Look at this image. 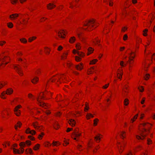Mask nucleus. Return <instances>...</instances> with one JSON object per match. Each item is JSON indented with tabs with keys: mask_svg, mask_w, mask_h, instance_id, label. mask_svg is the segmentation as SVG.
<instances>
[{
	"mask_svg": "<svg viewBox=\"0 0 155 155\" xmlns=\"http://www.w3.org/2000/svg\"><path fill=\"white\" fill-rule=\"evenodd\" d=\"M152 125L148 123H144L139 125V129L140 131V136L137 135L136 138L138 140H143L150 132Z\"/></svg>",
	"mask_w": 155,
	"mask_h": 155,
	"instance_id": "f257e3e1",
	"label": "nucleus"
},
{
	"mask_svg": "<svg viewBox=\"0 0 155 155\" xmlns=\"http://www.w3.org/2000/svg\"><path fill=\"white\" fill-rule=\"evenodd\" d=\"M69 81L65 74H59L54 75L49 79L47 84V86L51 83L55 82L59 84L62 83H67Z\"/></svg>",
	"mask_w": 155,
	"mask_h": 155,
	"instance_id": "f03ea898",
	"label": "nucleus"
},
{
	"mask_svg": "<svg viewBox=\"0 0 155 155\" xmlns=\"http://www.w3.org/2000/svg\"><path fill=\"white\" fill-rule=\"evenodd\" d=\"M139 48V45L138 44H137L135 48V51H131V52L129 54L128 59L127 62L129 64V69L130 70L132 68L134 62V59L136 56V52L137 51Z\"/></svg>",
	"mask_w": 155,
	"mask_h": 155,
	"instance_id": "7ed1b4c3",
	"label": "nucleus"
},
{
	"mask_svg": "<svg viewBox=\"0 0 155 155\" xmlns=\"http://www.w3.org/2000/svg\"><path fill=\"white\" fill-rule=\"evenodd\" d=\"M47 93L46 91H45L44 92L40 93L39 96L37 99L38 104L45 108H49L50 107V105L48 104H46L43 103L41 100H46L45 95Z\"/></svg>",
	"mask_w": 155,
	"mask_h": 155,
	"instance_id": "20e7f679",
	"label": "nucleus"
},
{
	"mask_svg": "<svg viewBox=\"0 0 155 155\" xmlns=\"http://www.w3.org/2000/svg\"><path fill=\"white\" fill-rule=\"evenodd\" d=\"M84 27H87L86 29L88 31H91L95 28L97 26L96 25L95 20L94 19H91L85 22L84 23Z\"/></svg>",
	"mask_w": 155,
	"mask_h": 155,
	"instance_id": "39448f33",
	"label": "nucleus"
},
{
	"mask_svg": "<svg viewBox=\"0 0 155 155\" xmlns=\"http://www.w3.org/2000/svg\"><path fill=\"white\" fill-rule=\"evenodd\" d=\"M81 135V133L79 131L78 128H76L74 131L72 133L71 135V137L74 140L78 141V138Z\"/></svg>",
	"mask_w": 155,
	"mask_h": 155,
	"instance_id": "423d86ee",
	"label": "nucleus"
},
{
	"mask_svg": "<svg viewBox=\"0 0 155 155\" xmlns=\"http://www.w3.org/2000/svg\"><path fill=\"white\" fill-rule=\"evenodd\" d=\"M2 58V63L0 65L1 66H5L10 61V59L9 56L6 54H4L1 56Z\"/></svg>",
	"mask_w": 155,
	"mask_h": 155,
	"instance_id": "0eeeda50",
	"label": "nucleus"
},
{
	"mask_svg": "<svg viewBox=\"0 0 155 155\" xmlns=\"http://www.w3.org/2000/svg\"><path fill=\"white\" fill-rule=\"evenodd\" d=\"M29 18L28 15L25 14L22 15L20 20L19 21V22L21 25H26L28 24Z\"/></svg>",
	"mask_w": 155,
	"mask_h": 155,
	"instance_id": "6e6552de",
	"label": "nucleus"
},
{
	"mask_svg": "<svg viewBox=\"0 0 155 155\" xmlns=\"http://www.w3.org/2000/svg\"><path fill=\"white\" fill-rule=\"evenodd\" d=\"M126 143L125 142H117V145L118 150L120 153H121L124 151Z\"/></svg>",
	"mask_w": 155,
	"mask_h": 155,
	"instance_id": "1a4fd4ad",
	"label": "nucleus"
},
{
	"mask_svg": "<svg viewBox=\"0 0 155 155\" xmlns=\"http://www.w3.org/2000/svg\"><path fill=\"white\" fill-rule=\"evenodd\" d=\"M126 84L124 85L122 90V94L124 96L127 95L129 91V86L128 85L129 82L128 81H126Z\"/></svg>",
	"mask_w": 155,
	"mask_h": 155,
	"instance_id": "9d476101",
	"label": "nucleus"
},
{
	"mask_svg": "<svg viewBox=\"0 0 155 155\" xmlns=\"http://www.w3.org/2000/svg\"><path fill=\"white\" fill-rule=\"evenodd\" d=\"M22 107V106L21 105H18L14 108L13 111L14 114L16 116L19 117L21 114V111L19 110Z\"/></svg>",
	"mask_w": 155,
	"mask_h": 155,
	"instance_id": "9b49d317",
	"label": "nucleus"
},
{
	"mask_svg": "<svg viewBox=\"0 0 155 155\" xmlns=\"http://www.w3.org/2000/svg\"><path fill=\"white\" fill-rule=\"evenodd\" d=\"M14 68L16 71L17 73L21 76L23 75V71L19 65L15 64L14 65Z\"/></svg>",
	"mask_w": 155,
	"mask_h": 155,
	"instance_id": "f8f14e48",
	"label": "nucleus"
},
{
	"mask_svg": "<svg viewBox=\"0 0 155 155\" xmlns=\"http://www.w3.org/2000/svg\"><path fill=\"white\" fill-rule=\"evenodd\" d=\"M18 61L21 63L22 66L25 68H26L28 66V63L27 61L25 58H18L17 59Z\"/></svg>",
	"mask_w": 155,
	"mask_h": 155,
	"instance_id": "ddd939ff",
	"label": "nucleus"
},
{
	"mask_svg": "<svg viewBox=\"0 0 155 155\" xmlns=\"http://www.w3.org/2000/svg\"><path fill=\"white\" fill-rule=\"evenodd\" d=\"M27 109L28 112L31 114H37V112L40 113V112L38 111L36 108H32L31 107L28 106L27 107Z\"/></svg>",
	"mask_w": 155,
	"mask_h": 155,
	"instance_id": "4468645a",
	"label": "nucleus"
},
{
	"mask_svg": "<svg viewBox=\"0 0 155 155\" xmlns=\"http://www.w3.org/2000/svg\"><path fill=\"white\" fill-rule=\"evenodd\" d=\"M24 149H22L21 148H19V149L16 148L13 149V152L15 154H22L24 152Z\"/></svg>",
	"mask_w": 155,
	"mask_h": 155,
	"instance_id": "2eb2a0df",
	"label": "nucleus"
},
{
	"mask_svg": "<svg viewBox=\"0 0 155 155\" xmlns=\"http://www.w3.org/2000/svg\"><path fill=\"white\" fill-rule=\"evenodd\" d=\"M123 74V72L122 68H119L117 71V78L121 80Z\"/></svg>",
	"mask_w": 155,
	"mask_h": 155,
	"instance_id": "dca6fc26",
	"label": "nucleus"
},
{
	"mask_svg": "<svg viewBox=\"0 0 155 155\" xmlns=\"http://www.w3.org/2000/svg\"><path fill=\"white\" fill-rule=\"evenodd\" d=\"M66 32L64 30H61L58 32L57 35L59 38L64 39L65 37Z\"/></svg>",
	"mask_w": 155,
	"mask_h": 155,
	"instance_id": "f3484780",
	"label": "nucleus"
},
{
	"mask_svg": "<svg viewBox=\"0 0 155 155\" xmlns=\"http://www.w3.org/2000/svg\"><path fill=\"white\" fill-rule=\"evenodd\" d=\"M76 69L79 71H81L84 69V64L82 62H81L75 65Z\"/></svg>",
	"mask_w": 155,
	"mask_h": 155,
	"instance_id": "a211bd4d",
	"label": "nucleus"
},
{
	"mask_svg": "<svg viewBox=\"0 0 155 155\" xmlns=\"http://www.w3.org/2000/svg\"><path fill=\"white\" fill-rule=\"evenodd\" d=\"M20 14L14 13L9 15V18L11 21L16 20L19 17Z\"/></svg>",
	"mask_w": 155,
	"mask_h": 155,
	"instance_id": "6ab92c4d",
	"label": "nucleus"
},
{
	"mask_svg": "<svg viewBox=\"0 0 155 155\" xmlns=\"http://www.w3.org/2000/svg\"><path fill=\"white\" fill-rule=\"evenodd\" d=\"M103 138V135L100 134H97L94 137V139L96 142L99 143L101 139Z\"/></svg>",
	"mask_w": 155,
	"mask_h": 155,
	"instance_id": "aec40b11",
	"label": "nucleus"
},
{
	"mask_svg": "<svg viewBox=\"0 0 155 155\" xmlns=\"http://www.w3.org/2000/svg\"><path fill=\"white\" fill-rule=\"evenodd\" d=\"M25 133L26 134H30L32 135H35L36 134V132L34 130H31L29 127L27 128L25 131Z\"/></svg>",
	"mask_w": 155,
	"mask_h": 155,
	"instance_id": "412c9836",
	"label": "nucleus"
},
{
	"mask_svg": "<svg viewBox=\"0 0 155 155\" xmlns=\"http://www.w3.org/2000/svg\"><path fill=\"white\" fill-rule=\"evenodd\" d=\"M69 53V50H66L64 51L61 56V59L62 60L66 59Z\"/></svg>",
	"mask_w": 155,
	"mask_h": 155,
	"instance_id": "4be33fe9",
	"label": "nucleus"
},
{
	"mask_svg": "<svg viewBox=\"0 0 155 155\" xmlns=\"http://www.w3.org/2000/svg\"><path fill=\"white\" fill-rule=\"evenodd\" d=\"M151 42V41L150 40H147L146 42L147 45L145 46V50L144 51V53L145 56H147V55L148 53L150 54V52H148V53L147 52V49L148 48V46L150 45Z\"/></svg>",
	"mask_w": 155,
	"mask_h": 155,
	"instance_id": "5701e85b",
	"label": "nucleus"
},
{
	"mask_svg": "<svg viewBox=\"0 0 155 155\" xmlns=\"http://www.w3.org/2000/svg\"><path fill=\"white\" fill-rule=\"evenodd\" d=\"M78 1V0H76L71 2L70 4V8H73L74 7H77Z\"/></svg>",
	"mask_w": 155,
	"mask_h": 155,
	"instance_id": "b1692460",
	"label": "nucleus"
},
{
	"mask_svg": "<svg viewBox=\"0 0 155 155\" xmlns=\"http://www.w3.org/2000/svg\"><path fill=\"white\" fill-rule=\"evenodd\" d=\"M56 7V5L52 3H49L47 5V9L49 10H52Z\"/></svg>",
	"mask_w": 155,
	"mask_h": 155,
	"instance_id": "393cba45",
	"label": "nucleus"
},
{
	"mask_svg": "<svg viewBox=\"0 0 155 155\" xmlns=\"http://www.w3.org/2000/svg\"><path fill=\"white\" fill-rule=\"evenodd\" d=\"M7 95H11L12 94L14 93V90L12 87H9L7 89L6 91H5Z\"/></svg>",
	"mask_w": 155,
	"mask_h": 155,
	"instance_id": "a878e982",
	"label": "nucleus"
},
{
	"mask_svg": "<svg viewBox=\"0 0 155 155\" xmlns=\"http://www.w3.org/2000/svg\"><path fill=\"white\" fill-rule=\"evenodd\" d=\"M100 39L98 37L96 38L93 41V43L96 45H98L99 46L101 45L100 44Z\"/></svg>",
	"mask_w": 155,
	"mask_h": 155,
	"instance_id": "bb28decb",
	"label": "nucleus"
},
{
	"mask_svg": "<svg viewBox=\"0 0 155 155\" xmlns=\"http://www.w3.org/2000/svg\"><path fill=\"white\" fill-rule=\"evenodd\" d=\"M76 40V38L74 36H72L70 37L69 40V42L71 44L74 43Z\"/></svg>",
	"mask_w": 155,
	"mask_h": 155,
	"instance_id": "cd10ccee",
	"label": "nucleus"
},
{
	"mask_svg": "<svg viewBox=\"0 0 155 155\" xmlns=\"http://www.w3.org/2000/svg\"><path fill=\"white\" fill-rule=\"evenodd\" d=\"M5 91L2 92L0 95V98L3 100L7 98V94Z\"/></svg>",
	"mask_w": 155,
	"mask_h": 155,
	"instance_id": "c85d7f7f",
	"label": "nucleus"
},
{
	"mask_svg": "<svg viewBox=\"0 0 155 155\" xmlns=\"http://www.w3.org/2000/svg\"><path fill=\"white\" fill-rule=\"evenodd\" d=\"M25 153L26 154L31 155L33 154L32 150L30 148L26 149L25 150Z\"/></svg>",
	"mask_w": 155,
	"mask_h": 155,
	"instance_id": "c756f323",
	"label": "nucleus"
},
{
	"mask_svg": "<svg viewBox=\"0 0 155 155\" xmlns=\"http://www.w3.org/2000/svg\"><path fill=\"white\" fill-rule=\"evenodd\" d=\"M68 124L72 127H74L76 124L75 120L72 119H70L68 121Z\"/></svg>",
	"mask_w": 155,
	"mask_h": 155,
	"instance_id": "7c9ffc66",
	"label": "nucleus"
},
{
	"mask_svg": "<svg viewBox=\"0 0 155 155\" xmlns=\"http://www.w3.org/2000/svg\"><path fill=\"white\" fill-rule=\"evenodd\" d=\"M39 81V78L37 76L35 77L31 80V81L32 83L34 84H36Z\"/></svg>",
	"mask_w": 155,
	"mask_h": 155,
	"instance_id": "2f4dec72",
	"label": "nucleus"
},
{
	"mask_svg": "<svg viewBox=\"0 0 155 155\" xmlns=\"http://www.w3.org/2000/svg\"><path fill=\"white\" fill-rule=\"evenodd\" d=\"M45 91L47 92V93L46 94H45V97L46 99H49L51 97L52 94L49 91L46 90Z\"/></svg>",
	"mask_w": 155,
	"mask_h": 155,
	"instance_id": "473e14b6",
	"label": "nucleus"
},
{
	"mask_svg": "<svg viewBox=\"0 0 155 155\" xmlns=\"http://www.w3.org/2000/svg\"><path fill=\"white\" fill-rule=\"evenodd\" d=\"M7 84V82L6 81H2L0 82V89Z\"/></svg>",
	"mask_w": 155,
	"mask_h": 155,
	"instance_id": "72a5a7b5",
	"label": "nucleus"
},
{
	"mask_svg": "<svg viewBox=\"0 0 155 155\" xmlns=\"http://www.w3.org/2000/svg\"><path fill=\"white\" fill-rule=\"evenodd\" d=\"M94 49L91 47H90L88 48L87 49V56L89 55L90 54L92 53L94 51Z\"/></svg>",
	"mask_w": 155,
	"mask_h": 155,
	"instance_id": "f704fd0d",
	"label": "nucleus"
},
{
	"mask_svg": "<svg viewBox=\"0 0 155 155\" xmlns=\"http://www.w3.org/2000/svg\"><path fill=\"white\" fill-rule=\"evenodd\" d=\"M94 68L93 67L89 68L87 70V74L89 75L92 74L94 72Z\"/></svg>",
	"mask_w": 155,
	"mask_h": 155,
	"instance_id": "c9c22d12",
	"label": "nucleus"
},
{
	"mask_svg": "<svg viewBox=\"0 0 155 155\" xmlns=\"http://www.w3.org/2000/svg\"><path fill=\"white\" fill-rule=\"evenodd\" d=\"M119 134L120 137L123 139H124L126 137V133L124 131H121L120 132Z\"/></svg>",
	"mask_w": 155,
	"mask_h": 155,
	"instance_id": "e433bc0d",
	"label": "nucleus"
},
{
	"mask_svg": "<svg viewBox=\"0 0 155 155\" xmlns=\"http://www.w3.org/2000/svg\"><path fill=\"white\" fill-rule=\"evenodd\" d=\"M143 65L144 66V70L145 71H147V68L149 66L150 64L148 61H146L144 63H143Z\"/></svg>",
	"mask_w": 155,
	"mask_h": 155,
	"instance_id": "4c0bfd02",
	"label": "nucleus"
},
{
	"mask_svg": "<svg viewBox=\"0 0 155 155\" xmlns=\"http://www.w3.org/2000/svg\"><path fill=\"white\" fill-rule=\"evenodd\" d=\"M22 123L20 121H18L17 123L16 124L15 126V128L16 130H17L18 127L20 128L21 125Z\"/></svg>",
	"mask_w": 155,
	"mask_h": 155,
	"instance_id": "58836bf2",
	"label": "nucleus"
},
{
	"mask_svg": "<svg viewBox=\"0 0 155 155\" xmlns=\"http://www.w3.org/2000/svg\"><path fill=\"white\" fill-rule=\"evenodd\" d=\"M50 49L48 47H44V51L47 55H49L50 54Z\"/></svg>",
	"mask_w": 155,
	"mask_h": 155,
	"instance_id": "ea45409f",
	"label": "nucleus"
},
{
	"mask_svg": "<svg viewBox=\"0 0 155 155\" xmlns=\"http://www.w3.org/2000/svg\"><path fill=\"white\" fill-rule=\"evenodd\" d=\"M42 71L40 68H37L35 71V74L37 76L40 75L41 74Z\"/></svg>",
	"mask_w": 155,
	"mask_h": 155,
	"instance_id": "a19ab883",
	"label": "nucleus"
},
{
	"mask_svg": "<svg viewBox=\"0 0 155 155\" xmlns=\"http://www.w3.org/2000/svg\"><path fill=\"white\" fill-rule=\"evenodd\" d=\"M32 125L35 130H37L38 127L39 126L38 123L37 121L33 122Z\"/></svg>",
	"mask_w": 155,
	"mask_h": 155,
	"instance_id": "79ce46f5",
	"label": "nucleus"
},
{
	"mask_svg": "<svg viewBox=\"0 0 155 155\" xmlns=\"http://www.w3.org/2000/svg\"><path fill=\"white\" fill-rule=\"evenodd\" d=\"M138 114H137L134 116V117L131 119L130 123H133L135 121H136L138 117Z\"/></svg>",
	"mask_w": 155,
	"mask_h": 155,
	"instance_id": "37998d69",
	"label": "nucleus"
},
{
	"mask_svg": "<svg viewBox=\"0 0 155 155\" xmlns=\"http://www.w3.org/2000/svg\"><path fill=\"white\" fill-rule=\"evenodd\" d=\"M86 118L87 120H89L94 117L93 114L90 113H87L86 115Z\"/></svg>",
	"mask_w": 155,
	"mask_h": 155,
	"instance_id": "c03bdc74",
	"label": "nucleus"
},
{
	"mask_svg": "<svg viewBox=\"0 0 155 155\" xmlns=\"http://www.w3.org/2000/svg\"><path fill=\"white\" fill-rule=\"evenodd\" d=\"M40 144L38 143H37L35 145L33 148V149L35 151L38 150L40 147Z\"/></svg>",
	"mask_w": 155,
	"mask_h": 155,
	"instance_id": "a18cd8bd",
	"label": "nucleus"
},
{
	"mask_svg": "<svg viewBox=\"0 0 155 155\" xmlns=\"http://www.w3.org/2000/svg\"><path fill=\"white\" fill-rule=\"evenodd\" d=\"M143 149V147L141 145H139L137 146L135 148L134 151L135 152L141 150Z\"/></svg>",
	"mask_w": 155,
	"mask_h": 155,
	"instance_id": "49530a36",
	"label": "nucleus"
},
{
	"mask_svg": "<svg viewBox=\"0 0 155 155\" xmlns=\"http://www.w3.org/2000/svg\"><path fill=\"white\" fill-rule=\"evenodd\" d=\"M45 135V133L43 132H42L38 135V138L39 140H41L42 139Z\"/></svg>",
	"mask_w": 155,
	"mask_h": 155,
	"instance_id": "de8ad7c7",
	"label": "nucleus"
},
{
	"mask_svg": "<svg viewBox=\"0 0 155 155\" xmlns=\"http://www.w3.org/2000/svg\"><path fill=\"white\" fill-rule=\"evenodd\" d=\"M36 38L37 37L35 36H33L29 37L28 39V41L29 42H31L36 40Z\"/></svg>",
	"mask_w": 155,
	"mask_h": 155,
	"instance_id": "09e8293b",
	"label": "nucleus"
},
{
	"mask_svg": "<svg viewBox=\"0 0 155 155\" xmlns=\"http://www.w3.org/2000/svg\"><path fill=\"white\" fill-rule=\"evenodd\" d=\"M98 61L97 59H95L90 61L89 62L90 65H93L95 64Z\"/></svg>",
	"mask_w": 155,
	"mask_h": 155,
	"instance_id": "8fccbe9b",
	"label": "nucleus"
},
{
	"mask_svg": "<svg viewBox=\"0 0 155 155\" xmlns=\"http://www.w3.org/2000/svg\"><path fill=\"white\" fill-rule=\"evenodd\" d=\"M99 121V120L97 118H95L93 120V124L94 127H95L97 125V124Z\"/></svg>",
	"mask_w": 155,
	"mask_h": 155,
	"instance_id": "3c124183",
	"label": "nucleus"
},
{
	"mask_svg": "<svg viewBox=\"0 0 155 155\" xmlns=\"http://www.w3.org/2000/svg\"><path fill=\"white\" fill-rule=\"evenodd\" d=\"M51 144L53 147L57 146L60 145V143L59 141H53Z\"/></svg>",
	"mask_w": 155,
	"mask_h": 155,
	"instance_id": "603ef678",
	"label": "nucleus"
},
{
	"mask_svg": "<svg viewBox=\"0 0 155 155\" xmlns=\"http://www.w3.org/2000/svg\"><path fill=\"white\" fill-rule=\"evenodd\" d=\"M43 145L45 147H50L51 145V144L49 142L46 141L44 142Z\"/></svg>",
	"mask_w": 155,
	"mask_h": 155,
	"instance_id": "864d4df0",
	"label": "nucleus"
},
{
	"mask_svg": "<svg viewBox=\"0 0 155 155\" xmlns=\"http://www.w3.org/2000/svg\"><path fill=\"white\" fill-rule=\"evenodd\" d=\"M20 41L23 44H25L27 42V40L25 38H22L20 39Z\"/></svg>",
	"mask_w": 155,
	"mask_h": 155,
	"instance_id": "5fc2aeb1",
	"label": "nucleus"
},
{
	"mask_svg": "<svg viewBox=\"0 0 155 155\" xmlns=\"http://www.w3.org/2000/svg\"><path fill=\"white\" fill-rule=\"evenodd\" d=\"M19 145L20 146V148H22V149H24V148L26 147V144L25 142H21Z\"/></svg>",
	"mask_w": 155,
	"mask_h": 155,
	"instance_id": "6e6d98bb",
	"label": "nucleus"
},
{
	"mask_svg": "<svg viewBox=\"0 0 155 155\" xmlns=\"http://www.w3.org/2000/svg\"><path fill=\"white\" fill-rule=\"evenodd\" d=\"M69 139H66L65 138H64V143H63V145L64 146H66L68 144H69Z\"/></svg>",
	"mask_w": 155,
	"mask_h": 155,
	"instance_id": "4d7b16f0",
	"label": "nucleus"
},
{
	"mask_svg": "<svg viewBox=\"0 0 155 155\" xmlns=\"http://www.w3.org/2000/svg\"><path fill=\"white\" fill-rule=\"evenodd\" d=\"M67 67V68H70L73 65L72 63L69 61H68L66 62Z\"/></svg>",
	"mask_w": 155,
	"mask_h": 155,
	"instance_id": "13d9d810",
	"label": "nucleus"
},
{
	"mask_svg": "<svg viewBox=\"0 0 155 155\" xmlns=\"http://www.w3.org/2000/svg\"><path fill=\"white\" fill-rule=\"evenodd\" d=\"M147 144L148 145L152 144L153 143V141L149 137L147 138Z\"/></svg>",
	"mask_w": 155,
	"mask_h": 155,
	"instance_id": "bf43d9fd",
	"label": "nucleus"
},
{
	"mask_svg": "<svg viewBox=\"0 0 155 155\" xmlns=\"http://www.w3.org/2000/svg\"><path fill=\"white\" fill-rule=\"evenodd\" d=\"M81 29V28H78L76 29V33H77V35L79 38H80L81 36V34L79 33V31Z\"/></svg>",
	"mask_w": 155,
	"mask_h": 155,
	"instance_id": "052dcab7",
	"label": "nucleus"
},
{
	"mask_svg": "<svg viewBox=\"0 0 155 155\" xmlns=\"http://www.w3.org/2000/svg\"><path fill=\"white\" fill-rule=\"evenodd\" d=\"M56 99L57 101H60L62 100V97L60 94L57 95Z\"/></svg>",
	"mask_w": 155,
	"mask_h": 155,
	"instance_id": "680f3d73",
	"label": "nucleus"
},
{
	"mask_svg": "<svg viewBox=\"0 0 155 155\" xmlns=\"http://www.w3.org/2000/svg\"><path fill=\"white\" fill-rule=\"evenodd\" d=\"M93 145V142L91 140H90L89 142L87 144V149L91 148Z\"/></svg>",
	"mask_w": 155,
	"mask_h": 155,
	"instance_id": "e2e57ef3",
	"label": "nucleus"
},
{
	"mask_svg": "<svg viewBox=\"0 0 155 155\" xmlns=\"http://www.w3.org/2000/svg\"><path fill=\"white\" fill-rule=\"evenodd\" d=\"M129 100L127 98H125L124 99V105L127 106L129 104Z\"/></svg>",
	"mask_w": 155,
	"mask_h": 155,
	"instance_id": "0e129e2a",
	"label": "nucleus"
},
{
	"mask_svg": "<svg viewBox=\"0 0 155 155\" xmlns=\"http://www.w3.org/2000/svg\"><path fill=\"white\" fill-rule=\"evenodd\" d=\"M28 97L29 98L32 100H35V98L34 96L31 93H29L28 94Z\"/></svg>",
	"mask_w": 155,
	"mask_h": 155,
	"instance_id": "69168bd1",
	"label": "nucleus"
},
{
	"mask_svg": "<svg viewBox=\"0 0 155 155\" xmlns=\"http://www.w3.org/2000/svg\"><path fill=\"white\" fill-rule=\"evenodd\" d=\"M2 145L4 148H6L7 146H9L10 145V143L9 141H6L2 144Z\"/></svg>",
	"mask_w": 155,
	"mask_h": 155,
	"instance_id": "338daca9",
	"label": "nucleus"
},
{
	"mask_svg": "<svg viewBox=\"0 0 155 155\" xmlns=\"http://www.w3.org/2000/svg\"><path fill=\"white\" fill-rule=\"evenodd\" d=\"M78 54L81 58H83L85 55V54L84 52L81 51L78 52Z\"/></svg>",
	"mask_w": 155,
	"mask_h": 155,
	"instance_id": "774afa93",
	"label": "nucleus"
}]
</instances>
